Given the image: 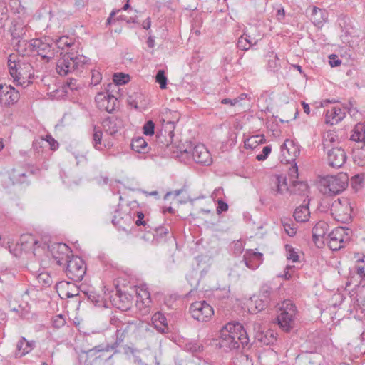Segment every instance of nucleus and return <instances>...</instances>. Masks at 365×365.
Masks as SVG:
<instances>
[{
  "mask_svg": "<svg viewBox=\"0 0 365 365\" xmlns=\"http://www.w3.org/2000/svg\"><path fill=\"white\" fill-rule=\"evenodd\" d=\"M130 147L133 151L137 153H146L148 152V143L143 137L133 138L132 140Z\"/></svg>",
  "mask_w": 365,
  "mask_h": 365,
  "instance_id": "obj_34",
  "label": "nucleus"
},
{
  "mask_svg": "<svg viewBox=\"0 0 365 365\" xmlns=\"http://www.w3.org/2000/svg\"><path fill=\"white\" fill-rule=\"evenodd\" d=\"M272 293V288L267 285H263L259 291V296L261 297L260 302L262 304H257L256 308L259 310H263L267 307L270 301V294Z\"/></svg>",
  "mask_w": 365,
  "mask_h": 365,
  "instance_id": "obj_31",
  "label": "nucleus"
},
{
  "mask_svg": "<svg viewBox=\"0 0 365 365\" xmlns=\"http://www.w3.org/2000/svg\"><path fill=\"white\" fill-rule=\"evenodd\" d=\"M330 211L337 221L346 222L351 220L352 208L347 199L335 200L331 206Z\"/></svg>",
  "mask_w": 365,
  "mask_h": 365,
  "instance_id": "obj_10",
  "label": "nucleus"
},
{
  "mask_svg": "<svg viewBox=\"0 0 365 365\" xmlns=\"http://www.w3.org/2000/svg\"><path fill=\"white\" fill-rule=\"evenodd\" d=\"M112 223L119 230L128 231L129 228L133 227L132 211L121 212L117 210L112 219Z\"/></svg>",
  "mask_w": 365,
  "mask_h": 365,
  "instance_id": "obj_17",
  "label": "nucleus"
},
{
  "mask_svg": "<svg viewBox=\"0 0 365 365\" xmlns=\"http://www.w3.org/2000/svg\"><path fill=\"white\" fill-rule=\"evenodd\" d=\"M95 101L98 109L110 113L115 110L118 99L113 95L100 92L96 96Z\"/></svg>",
  "mask_w": 365,
  "mask_h": 365,
  "instance_id": "obj_15",
  "label": "nucleus"
},
{
  "mask_svg": "<svg viewBox=\"0 0 365 365\" xmlns=\"http://www.w3.org/2000/svg\"><path fill=\"white\" fill-rule=\"evenodd\" d=\"M66 324V319L62 314L56 315L53 319V325L56 328H61Z\"/></svg>",
  "mask_w": 365,
  "mask_h": 365,
  "instance_id": "obj_49",
  "label": "nucleus"
},
{
  "mask_svg": "<svg viewBox=\"0 0 365 365\" xmlns=\"http://www.w3.org/2000/svg\"><path fill=\"white\" fill-rule=\"evenodd\" d=\"M270 58L268 61V68L270 71L274 72L280 68L279 61L277 54L273 56H270Z\"/></svg>",
  "mask_w": 365,
  "mask_h": 365,
  "instance_id": "obj_41",
  "label": "nucleus"
},
{
  "mask_svg": "<svg viewBox=\"0 0 365 365\" xmlns=\"http://www.w3.org/2000/svg\"><path fill=\"white\" fill-rule=\"evenodd\" d=\"M123 322L119 319L117 316H112L110 318V325L113 326L116 328V329H118L120 326L122 327V324Z\"/></svg>",
  "mask_w": 365,
  "mask_h": 365,
  "instance_id": "obj_56",
  "label": "nucleus"
},
{
  "mask_svg": "<svg viewBox=\"0 0 365 365\" xmlns=\"http://www.w3.org/2000/svg\"><path fill=\"white\" fill-rule=\"evenodd\" d=\"M129 81V76L123 73H116L113 75V81L117 85H123Z\"/></svg>",
  "mask_w": 365,
  "mask_h": 365,
  "instance_id": "obj_42",
  "label": "nucleus"
},
{
  "mask_svg": "<svg viewBox=\"0 0 365 365\" xmlns=\"http://www.w3.org/2000/svg\"><path fill=\"white\" fill-rule=\"evenodd\" d=\"M281 152L285 158L287 155L289 158L287 160H294L299 155L300 150L293 140L287 139L281 145Z\"/></svg>",
  "mask_w": 365,
  "mask_h": 365,
  "instance_id": "obj_23",
  "label": "nucleus"
},
{
  "mask_svg": "<svg viewBox=\"0 0 365 365\" xmlns=\"http://www.w3.org/2000/svg\"><path fill=\"white\" fill-rule=\"evenodd\" d=\"M356 274L361 279H365V265L356 264L355 267Z\"/></svg>",
  "mask_w": 365,
  "mask_h": 365,
  "instance_id": "obj_60",
  "label": "nucleus"
},
{
  "mask_svg": "<svg viewBox=\"0 0 365 365\" xmlns=\"http://www.w3.org/2000/svg\"><path fill=\"white\" fill-rule=\"evenodd\" d=\"M29 46L34 52H36L43 60L47 62L53 58L56 53V43L50 37L32 39Z\"/></svg>",
  "mask_w": 365,
  "mask_h": 365,
  "instance_id": "obj_5",
  "label": "nucleus"
},
{
  "mask_svg": "<svg viewBox=\"0 0 365 365\" xmlns=\"http://www.w3.org/2000/svg\"><path fill=\"white\" fill-rule=\"evenodd\" d=\"M155 321L157 322V321L159 322V323L163 326V328H160L159 329L161 332H166L168 329V324H167V319L166 317L163 315L162 314H158L155 315Z\"/></svg>",
  "mask_w": 365,
  "mask_h": 365,
  "instance_id": "obj_45",
  "label": "nucleus"
},
{
  "mask_svg": "<svg viewBox=\"0 0 365 365\" xmlns=\"http://www.w3.org/2000/svg\"><path fill=\"white\" fill-rule=\"evenodd\" d=\"M188 350L192 352H199L202 350V346L197 342H191L186 345Z\"/></svg>",
  "mask_w": 365,
  "mask_h": 365,
  "instance_id": "obj_55",
  "label": "nucleus"
},
{
  "mask_svg": "<svg viewBox=\"0 0 365 365\" xmlns=\"http://www.w3.org/2000/svg\"><path fill=\"white\" fill-rule=\"evenodd\" d=\"M264 140L263 139V137L262 136H259V135H256V136H253V137H251L250 138L247 139L245 142V146L246 148H253L255 147V145H254L255 143H262Z\"/></svg>",
  "mask_w": 365,
  "mask_h": 365,
  "instance_id": "obj_44",
  "label": "nucleus"
},
{
  "mask_svg": "<svg viewBox=\"0 0 365 365\" xmlns=\"http://www.w3.org/2000/svg\"><path fill=\"white\" fill-rule=\"evenodd\" d=\"M163 122H164L163 128L165 129V132L168 133V139H167L165 138V136H163V131L161 130L160 134L157 135V139H158L157 140H158V142H161L162 143L164 144V141L162 139L163 138H164L165 141V145H168L169 143H171V141L173 140V133H174V130H175V122L173 120H168L166 122L165 120H163Z\"/></svg>",
  "mask_w": 365,
  "mask_h": 365,
  "instance_id": "obj_28",
  "label": "nucleus"
},
{
  "mask_svg": "<svg viewBox=\"0 0 365 365\" xmlns=\"http://www.w3.org/2000/svg\"><path fill=\"white\" fill-rule=\"evenodd\" d=\"M92 145L96 150L103 151L113 147V143L110 140L103 139L102 130L94 126L92 133Z\"/></svg>",
  "mask_w": 365,
  "mask_h": 365,
  "instance_id": "obj_18",
  "label": "nucleus"
},
{
  "mask_svg": "<svg viewBox=\"0 0 365 365\" xmlns=\"http://www.w3.org/2000/svg\"><path fill=\"white\" fill-rule=\"evenodd\" d=\"M67 277L76 282L81 281L86 274V264L83 260L77 256L71 257L63 264Z\"/></svg>",
  "mask_w": 365,
  "mask_h": 365,
  "instance_id": "obj_7",
  "label": "nucleus"
},
{
  "mask_svg": "<svg viewBox=\"0 0 365 365\" xmlns=\"http://www.w3.org/2000/svg\"><path fill=\"white\" fill-rule=\"evenodd\" d=\"M76 160L77 165H79L81 163H86L87 162V158H86V151H75L73 153Z\"/></svg>",
  "mask_w": 365,
  "mask_h": 365,
  "instance_id": "obj_47",
  "label": "nucleus"
},
{
  "mask_svg": "<svg viewBox=\"0 0 365 365\" xmlns=\"http://www.w3.org/2000/svg\"><path fill=\"white\" fill-rule=\"evenodd\" d=\"M247 331L238 322L227 323L220 332L219 345L225 351L238 349L249 344Z\"/></svg>",
  "mask_w": 365,
  "mask_h": 365,
  "instance_id": "obj_2",
  "label": "nucleus"
},
{
  "mask_svg": "<svg viewBox=\"0 0 365 365\" xmlns=\"http://www.w3.org/2000/svg\"><path fill=\"white\" fill-rule=\"evenodd\" d=\"M115 342L110 345V344H101L97 345L94 346L93 349H89L87 351V354H91V352L94 351L96 353L97 352H103V351H110L115 349L121 343L123 342L125 334L122 332L121 329H116L115 331Z\"/></svg>",
  "mask_w": 365,
  "mask_h": 365,
  "instance_id": "obj_21",
  "label": "nucleus"
},
{
  "mask_svg": "<svg viewBox=\"0 0 365 365\" xmlns=\"http://www.w3.org/2000/svg\"><path fill=\"white\" fill-rule=\"evenodd\" d=\"M271 189L274 195L291 194V185H287L286 177L282 175L274 178Z\"/></svg>",
  "mask_w": 365,
  "mask_h": 365,
  "instance_id": "obj_22",
  "label": "nucleus"
},
{
  "mask_svg": "<svg viewBox=\"0 0 365 365\" xmlns=\"http://www.w3.org/2000/svg\"><path fill=\"white\" fill-rule=\"evenodd\" d=\"M298 167L295 163L289 168V176L290 178V181L292 182L293 180H296L298 178Z\"/></svg>",
  "mask_w": 365,
  "mask_h": 365,
  "instance_id": "obj_53",
  "label": "nucleus"
},
{
  "mask_svg": "<svg viewBox=\"0 0 365 365\" xmlns=\"http://www.w3.org/2000/svg\"><path fill=\"white\" fill-rule=\"evenodd\" d=\"M46 140L49 143L51 150H56L58 148V143L51 135L46 136Z\"/></svg>",
  "mask_w": 365,
  "mask_h": 365,
  "instance_id": "obj_58",
  "label": "nucleus"
},
{
  "mask_svg": "<svg viewBox=\"0 0 365 365\" xmlns=\"http://www.w3.org/2000/svg\"><path fill=\"white\" fill-rule=\"evenodd\" d=\"M346 115V112L340 107L334 106L331 110H327L325 113V123L331 125L341 121Z\"/></svg>",
  "mask_w": 365,
  "mask_h": 365,
  "instance_id": "obj_25",
  "label": "nucleus"
},
{
  "mask_svg": "<svg viewBox=\"0 0 365 365\" xmlns=\"http://www.w3.org/2000/svg\"><path fill=\"white\" fill-rule=\"evenodd\" d=\"M351 140L358 143H362L363 145L365 144V133L361 125H356L354 133L351 136Z\"/></svg>",
  "mask_w": 365,
  "mask_h": 365,
  "instance_id": "obj_36",
  "label": "nucleus"
},
{
  "mask_svg": "<svg viewBox=\"0 0 365 365\" xmlns=\"http://www.w3.org/2000/svg\"><path fill=\"white\" fill-rule=\"evenodd\" d=\"M189 312L192 318L199 322H207L214 314L213 308L205 301L192 303Z\"/></svg>",
  "mask_w": 365,
  "mask_h": 365,
  "instance_id": "obj_11",
  "label": "nucleus"
},
{
  "mask_svg": "<svg viewBox=\"0 0 365 365\" xmlns=\"http://www.w3.org/2000/svg\"><path fill=\"white\" fill-rule=\"evenodd\" d=\"M130 8V5L129 3V0L124 4V6L120 9H113L110 14L109 17L106 20V25H111L113 24V17L115 16L121 10L127 11Z\"/></svg>",
  "mask_w": 365,
  "mask_h": 365,
  "instance_id": "obj_38",
  "label": "nucleus"
},
{
  "mask_svg": "<svg viewBox=\"0 0 365 365\" xmlns=\"http://www.w3.org/2000/svg\"><path fill=\"white\" fill-rule=\"evenodd\" d=\"M237 47L242 51H247L251 46L247 40L244 39V36H241L237 41Z\"/></svg>",
  "mask_w": 365,
  "mask_h": 365,
  "instance_id": "obj_51",
  "label": "nucleus"
},
{
  "mask_svg": "<svg viewBox=\"0 0 365 365\" xmlns=\"http://www.w3.org/2000/svg\"><path fill=\"white\" fill-rule=\"evenodd\" d=\"M133 219V225L143 226L144 230L149 232V229H152L151 226L148 224V220H145V215L143 212L138 210H131Z\"/></svg>",
  "mask_w": 365,
  "mask_h": 365,
  "instance_id": "obj_33",
  "label": "nucleus"
},
{
  "mask_svg": "<svg viewBox=\"0 0 365 365\" xmlns=\"http://www.w3.org/2000/svg\"><path fill=\"white\" fill-rule=\"evenodd\" d=\"M102 125L107 134L114 135L123 127V123L120 118L109 116L103 120Z\"/></svg>",
  "mask_w": 365,
  "mask_h": 365,
  "instance_id": "obj_20",
  "label": "nucleus"
},
{
  "mask_svg": "<svg viewBox=\"0 0 365 365\" xmlns=\"http://www.w3.org/2000/svg\"><path fill=\"white\" fill-rule=\"evenodd\" d=\"M282 226L289 236H294L296 234V230L291 223L289 219L282 220Z\"/></svg>",
  "mask_w": 365,
  "mask_h": 365,
  "instance_id": "obj_39",
  "label": "nucleus"
},
{
  "mask_svg": "<svg viewBox=\"0 0 365 365\" xmlns=\"http://www.w3.org/2000/svg\"><path fill=\"white\" fill-rule=\"evenodd\" d=\"M47 248L60 266L63 265L71 257V250L65 243L56 242L47 246Z\"/></svg>",
  "mask_w": 365,
  "mask_h": 365,
  "instance_id": "obj_12",
  "label": "nucleus"
},
{
  "mask_svg": "<svg viewBox=\"0 0 365 365\" xmlns=\"http://www.w3.org/2000/svg\"><path fill=\"white\" fill-rule=\"evenodd\" d=\"M272 150L271 145H266L263 148L262 153L258 154L256 156V159L259 161H263L266 160L268 157V155L270 154Z\"/></svg>",
  "mask_w": 365,
  "mask_h": 365,
  "instance_id": "obj_48",
  "label": "nucleus"
},
{
  "mask_svg": "<svg viewBox=\"0 0 365 365\" xmlns=\"http://www.w3.org/2000/svg\"><path fill=\"white\" fill-rule=\"evenodd\" d=\"M351 232L349 228L339 227L332 230L328 235L329 247L332 250H339L344 247L345 243L349 240V233Z\"/></svg>",
  "mask_w": 365,
  "mask_h": 365,
  "instance_id": "obj_9",
  "label": "nucleus"
},
{
  "mask_svg": "<svg viewBox=\"0 0 365 365\" xmlns=\"http://www.w3.org/2000/svg\"><path fill=\"white\" fill-rule=\"evenodd\" d=\"M88 299L94 304H97L100 300V296L97 294L95 292L89 291L88 292L84 293Z\"/></svg>",
  "mask_w": 365,
  "mask_h": 365,
  "instance_id": "obj_52",
  "label": "nucleus"
},
{
  "mask_svg": "<svg viewBox=\"0 0 365 365\" xmlns=\"http://www.w3.org/2000/svg\"><path fill=\"white\" fill-rule=\"evenodd\" d=\"M154 230L155 234L153 235L156 237H163L164 235H166L169 232L168 229L165 227H155Z\"/></svg>",
  "mask_w": 365,
  "mask_h": 365,
  "instance_id": "obj_54",
  "label": "nucleus"
},
{
  "mask_svg": "<svg viewBox=\"0 0 365 365\" xmlns=\"http://www.w3.org/2000/svg\"><path fill=\"white\" fill-rule=\"evenodd\" d=\"M329 64L331 67H336L341 63V61L338 58L336 55L331 54L329 56Z\"/></svg>",
  "mask_w": 365,
  "mask_h": 365,
  "instance_id": "obj_57",
  "label": "nucleus"
},
{
  "mask_svg": "<svg viewBox=\"0 0 365 365\" xmlns=\"http://www.w3.org/2000/svg\"><path fill=\"white\" fill-rule=\"evenodd\" d=\"M35 347L34 341H27L24 336H21L16 344V349L14 353L16 359L21 358L22 356L30 353Z\"/></svg>",
  "mask_w": 365,
  "mask_h": 365,
  "instance_id": "obj_24",
  "label": "nucleus"
},
{
  "mask_svg": "<svg viewBox=\"0 0 365 365\" xmlns=\"http://www.w3.org/2000/svg\"><path fill=\"white\" fill-rule=\"evenodd\" d=\"M294 217L296 221L299 222H307L310 216L308 204L300 205L296 207L294 212Z\"/></svg>",
  "mask_w": 365,
  "mask_h": 365,
  "instance_id": "obj_32",
  "label": "nucleus"
},
{
  "mask_svg": "<svg viewBox=\"0 0 365 365\" xmlns=\"http://www.w3.org/2000/svg\"><path fill=\"white\" fill-rule=\"evenodd\" d=\"M9 178L14 185L27 183L28 172L21 167L14 168L9 173Z\"/></svg>",
  "mask_w": 365,
  "mask_h": 365,
  "instance_id": "obj_26",
  "label": "nucleus"
},
{
  "mask_svg": "<svg viewBox=\"0 0 365 365\" xmlns=\"http://www.w3.org/2000/svg\"><path fill=\"white\" fill-rule=\"evenodd\" d=\"M18 245L20 246L21 250H24L26 252H29L31 250L34 255H37V251L38 249L41 248L43 250L46 247V245L41 242L38 241L34 235L31 234H24L21 235L19 240L18 242Z\"/></svg>",
  "mask_w": 365,
  "mask_h": 365,
  "instance_id": "obj_16",
  "label": "nucleus"
},
{
  "mask_svg": "<svg viewBox=\"0 0 365 365\" xmlns=\"http://www.w3.org/2000/svg\"><path fill=\"white\" fill-rule=\"evenodd\" d=\"M328 19V14L325 10L314 6L312 9L311 19L317 26H322Z\"/></svg>",
  "mask_w": 365,
  "mask_h": 365,
  "instance_id": "obj_30",
  "label": "nucleus"
},
{
  "mask_svg": "<svg viewBox=\"0 0 365 365\" xmlns=\"http://www.w3.org/2000/svg\"><path fill=\"white\" fill-rule=\"evenodd\" d=\"M262 261L263 255L262 253L248 250L245 252L242 262H244L247 268L255 270L262 263Z\"/></svg>",
  "mask_w": 365,
  "mask_h": 365,
  "instance_id": "obj_19",
  "label": "nucleus"
},
{
  "mask_svg": "<svg viewBox=\"0 0 365 365\" xmlns=\"http://www.w3.org/2000/svg\"><path fill=\"white\" fill-rule=\"evenodd\" d=\"M329 165L334 168H341L347 159L346 154L341 147H332L327 150Z\"/></svg>",
  "mask_w": 365,
  "mask_h": 365,
  "instance_id": "obj_14",
  "label": "nucleus"
},
{
  "mask_svg": "<svg viewBox=\"0 0 365 365\" xmlns=\"http://www.w3.org/2000/svg\"><path fill=\"white\" fill-rule=\"evenodd\" d=\"M227 210H228V205L225 202H224L222 200L217 201V213L226 212Z\"/></svg>",
  "mask_w": 365,
  "mask_h": 365,
  "instance_id": "obj_59",
  "label": "nucleus"
},
{
  "mask_svg": "<svg viewBox=\"0 0 365 365\" xmlns=\"http://www.w3.org/2000/svg\"><path fill=\"white\" fill-rule=\"evenodd\" d=\"M237 365H253L252 360L247 354H240L237 358Z\"/></svg>",
  "mask_w": 365,
  "mask_h": 365,
  "instance_id": "obj_46",
  "label": "nucleus"
},
{
  "mask_svg": "<svg viewBox=\"0 0 365 365\" xmlns=\"http://www.w3.org/2000/svg\"><path fill=\"white\" fill-rule=\"evenodd\" d=\"M143 134L151 136L155 133V123L153 120H148L143 127Z\"/></svg>",
  "mask_w": 365,
  "mask_h": 365,
  "instance_id": "obj_43",
  "label": "nucleus"
},
{
  "mask_svg": "<svg viewBox=\"0 0 365 365\" xmlns=\"http://www.w3.org/2000/svg\"><path fill=\"white\" fill-rule=\"evenodd\" d=\"M187 155H190L193 160L201 165L208 166L212 163V158L207 148L202 144L195 145H190L182 151Z\"/></svg>",
  "mask_w": 365,
  "mask_h": 365,
  "instance_id": "obj_8",
  "label": "nucleus"
},
{
  "mask_svg": "<svg viewBox=\"0 0 365 365\" xmlns=\"http://www.w3.org/2000/svg\"><path fill=\"white\" fill-rule=\"evenodd\" d=\"M102 79L101 73L98 70H93L91 75V83L93 86L98 84Z\"/></svg>",
  "mask_w": 365,
  "mask_h": 365,
  "instance_id": "obj_50",
  "label": "nucleus"
},
{
  "mask_svg": "<svg viewBox=\"0 0 365 365\" xmlns=\"http://www.w3.org/2000/svg\"><path fill=\"white\" fill-rule=\"evenodd\" d=\"M285 250L287 252V258L289 260H292L293 262H296L299 260V255L294 249L289 245H285Z\"/></svg>",
  "mask_w": 365,
  "mask_h": 365,
  "instance_id": "obj_40",
  "label": "nucleus"
},
{
  "mask_svg": "<svg viewBox=\"0 0 365 365\" xmlns=\"http://www.w3.org/2000/svg\"><path fill=\"white\" fill-rule=\"evenodd\" d=\"M7 63L9 73L17 86L26 88L32 83V66L29 62L21 60L15 54H10Z\"/></svg>",
  "mask_w": 365,
  "mask_h": 365,
  "instance_id": "obj_3",
  "label": "nucleus"
},
{
  "mask_svg": "<svg viewBox=\"0 0 365 365\" xmlns=\"http://www.w3.org/2000/svg\"><path fill=\"white\" fill-rule=\"evenodd\" d=\"M349 177L344 173L327 175L321 180L322 192L325 195H335L343 192L348 186Z\"/></svg>",
  "mask_w": 365,
  "mask_h": 365,
  "instance_id": "obj_4",
  "label": "nucleus"
},
{
  "mask_svg": "<svg viewBox=\"0 0 365 365\" xmlns=\"http://www.w3.org/2000/svg\"><path fill=\"white\" fill-rule=\"evenodd\" d=\"M329 225L325 221H319L312 229V238L316 242L324 238L328 231Z\"/></svg>",
  "mask_w": 365,
  "mask_h": 365,
  "instance_id": "obj_29",
  "label": "nucleus"
},
{
  "mask_svg": "<svg viewBox=\"0 0 365 365\" xmlns=\"http://www.w3.org/2000/svg\"><path fill=\"white\" fill-rule=\"evenodd\" d=\"M39 280H43L44 284L47 286H49L51 283V279L48 274H45L41 273L38 275Z\"/></svg>",
  "mask_w": 365,
  "mask_h": 365,
  "instance_id": "obj_62",
  "label": "nucleus"
},
{
  "mask_svg": "<svg viewBox=\"0 0 365 365\" xmlns=\"http://www.w3.org/2000/svg\"><path fill=\"white\" fill-rule=\"evenodd\" d=\"M291 182V194L304 195L307 190L308 185L303 181L296 180Z\"/></svg>",
  "mask_w": 365,
  "mask_h": 365,
  "instance_id": "obj_35",
  "label": "nucleus"
},
{
  "mask_svg": "<svg viewBox=\"0 0 365 365\" xmlns=\"http://www.w3.org/2000/svg\"><path fill=\"white\" fill-rule=\"evenodd\" d=\"M131 326L135 327V324L133 322H123L122 327L120 326L118 329H121L122 332L125 334Z\"/></svg>",
  "mask_w": 365,
  "mask_h": 365,
  "instance_id": "obj_61",
  "label": "nucleus"
},
{
  "mask_svg": "<svg viewBox=\"0 0 365 365\" xmlns=\"http://www.w3.org/2000/svg\"><path fill=\"white\" fill-rule=\"evenodd\" d=\"M339 138L336 132L334 130H327L325 132L322 137V145L324 150H328L332 147H338L339 143Z\"/></svg>",
  "mask_w": 365,
  "mask_h": 365,
  "instance_id": "obj_27",
  "label": "nucleus"
},
{
  "mask_svg": "<svg viewBox=\"0 0 365 365\" xmlns=\"http://www.w3.org/2000/svg\"><path fill=\"white\" fill-rule=\"evenodd\" d=\"M20 98L19 91L13 86L6 84H0V105L9 106L16 103Z\"/></svg>",
  "mask_w": 365,
  "mask_h": 365,
  "instance_id": "obj_13",
  "label": "nucleus"
},
{
  "mask_svg": "<svg viewBox=\"0 0 365 365\" xmlns=\"http://www.w3.org/2000/svg\"><path fill=\"white\" fill-rule=\"evenodd\" d=\"M155 81L159 83L161 89H165L167 86V77L164 70H159L155 76Z\"/></svg>",
  "mask_w": 365,
  "mask_h": 365,
  "instance_id": "obj_37",
  "label": "nucleus"
},
{
  "mask_svg": "<svg viewBox=\"0 0 365 365\" xmlns=\"http://www.w3.org/2000/svg\"><path fill=\"white\" fill-rule=\"evenodd\" d=\"M238 99L237 98H234V99H230V98H223L222 99L221 101V103L222 104H229L231 106H235L237 102H238Z\"/></svg>",
  "mask_w": 365,
  "mask_h": 365,
  "instance_id": "obj_63",
  "label": "nucleus"
},
{
  "mask_svg": "<svg viewBox=\"0 0 365 365\" xmlns=\"http://www.w3.org/2000/svg\"><path fill=\"white\" fill-rule=\"evenodd\" d=\"M56 47L62 50L67 48L64 53H61V58L56 63V72L61 76H66L72 73H79L88 63V58L73 51L74 42L66 36L61 37L56 41Z\"/></svg>",
  "mask_w": 365,
  "mask_h": 365,
  "instance_id": "obj_1",
  "label": "nucleus"
},
{
  "mask_svg": "<svg viewBox=\"0 0 365 365\" xmlns=\"http://www.w3.org/2000/svg\"><path fill=\"white\" fill-rule=\"evenodd\" d=\"M280 313L277 320L279 326L286 331H289L294 324L296 307L289 300L283 302L279 307Z\"/></svg>",
  "mask_w": 365,
  "mask_h": 365,
  "instance_id": "obj_6",
  "label": "nucleus"
},
{
  "mask_svg": "<svg viewBox=\"0 0 365 365\" xmlns=\"http://www.w3.org/2000/svg\"><path fill=\"white\" fill-rule=\"evenodd\" d=\"M345 110H347L350 115H355V113L357 112L355 108H352L351 102L344 106V110L345 111Z\"/></svg>",
  "mask_w": 365,
  "mask_h": 365,
  "instance_id": "obj_64",
  "label": "nucleus"
}]
</instances>
